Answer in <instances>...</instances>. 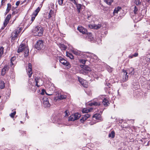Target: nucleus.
Here are the masks:
<instances>
[{"label": "nucleus", "mask_w": 150, "mask_h": 150, "mask_svg": "<svg viewBox=\"0 0 150 150\" xmlns=\"http://www.w3.org/2000/svg\"><path fill=\"white\" fill-rule=\"evenodd\" d=\"M80 67L82 68V69H83V67H84V65H81L80 66Z\"/></svg>", "instance_id": "603ef678"}, {"label": "nucleus", "mask_w": 150, "mask_h": 150, "mask_svg": "<svg viewBox=\"0 0 150 150\" xmlns=\"http://www.w3.org/2000/svg\"><path fill=\"white\" fill-rule=\"evenodd\" d=\"M78 79L80 83L84 87L87 88L88 87V83L86 81L79 77H78Z\"/></svg>", "instance_id": "6e6552de"}, {"label": "nucleus", "mask_w": 150, "mask_h": 150, "mask_svg": "<svg viewBox=\"0 0 150 150\" xmlns=\"http://www.w3.org/2000/svg\"><path fill=\"white\" fill-rule=\"evenodd\" d=\"M26 70L28 71V76L29 78H30L33 73L32 71V65L31 63H29L28 67V68L26 69Z\"/></svg>", "instance_id": "1a4fd4ad"}, {"label": "nucleus", "mask_w": 150, "mask_h": 150, "mask_svg": "<svg viewBox=\"0 0 150 150\" xmlns=\"http://www.w3.org/2000/svg\"><path fill=\"white\" fill-rule=\"evenodd\" d=\"M11 17V15L8 14L6 17L5 19L9 21Z\"/></svg>", "instance_id": "79ce46f5"}, {"label": "nucleus", "mask_w": 150, "mask_h": 150, "mask_svg": "<svg viewBox=\"0 0 150 150\" xmlns=\"http://www.w3.org/2000/svg\"><path fill=\"white\" fill-rule=\"evenodd\" d=\"M16 113V112L14 111L13 112L11 113L10 114V116L11 117L13 118L14 117Z\"/></svg>", "instance_id": "ea45409f"}, {"label": "nucleus", "mask_w": 150, "mask_h": 150, "mask_svg": "<svg viewBox=\"0 0 150 150\" xmlns=\"http://www.w3.org/2000/svg\"><path fill=\"white\" fill-rule=\"evenodd\" d=\"M72 3H74V4H76L78 0H69Z\"/></svg>", "instance_id": "37998d69"}, {"label": "nucleus", "mask_w": 150, "mask_h": 150, "mask_svg": "<svg viewBox=\"0 0 150 150\" xmlns=\"http://www.w3.org/2000/svg\"><path fill=\"white\" fill-rule=\"evenodd\" d=\"M138 9L137 8L136 6H135L134 9V14H136L137 13V12L138 11Z\"/></svg>", "instance_id": "4c0bfd02"}, {"label": "nucleus", "mask_w": 150, "mask_h": 150, "mask_svg": "<svg viewBox=\"0 0 150 150\" xmlns=\"http://www.w3.org/2000/svg\"><path fill=\"white\" fill-rule=\"evenodd\" d=\"M73 52L74 54L76 55H78L79 54V53L76 51H74Z\"/></svg>", "instance_id": "a18cd8bd"}, {"label": "nucleus", "mask_w": 150, "mask_h": 150, "mask_svg": "<svg viewBox=\"0 0 150 150\" xmlns=\"http://www.w3.org/2000/svg\"><path fill=\"white\" fill-rule=\"evenodd\" d=\"M86 62V60L85 59H80L79 60V62L83 64H85Z\"/></svg>", "instance_id": "58836bf2"}, {"label": "nucleus", "mask_w": 150, "mask_h": 150, "mask_svg": "<svg viewBox=\"0 0 150 150\" xmlns=\"http://www.w3.org/2000/svg\"><path fill=\"white\" fill-rule=\"evenodd\" d=\"M55 14L54 13V12L52 10H50V13L49 14V15L48 16V17L49 18H50L51 17H52L53 16H54Z\"/></svg>", "instance_id": "393cba45"}, {"label": "nucleus", "mask_w": 150, "mask_h": 150, "mask_svg": "<svg viewBox=\"0 0 150 150\" xmlns=\"http://www.w3.org/2000/svg\"><path fill=\"white\" fill-rule=\"evenodd\" d=\"M4 48L1 47H0V58L2 57L4 53Z\"/></svg>", "instance_id": "c756f323"}, {"label": "nucleus", "mask_w": 150, "mask_h": 150, "mask_svg": "<svg viewBox=\"0 0 150 150\" xmlns=\"http://www.w3.org/2000/svg\"><path fill=\"white\" fill-rule=\"evenodd\" d=\"M115 136V132L114 131H112L109 134L108 136L109 137H111L112 138L114 137Z\"/></svg>", "instance_id": "bb28decb"}, {"label": "nucleus", "mask_w": 150, "mask_h": 150, "mask_svg": "<svg viewBox=\"0 0 150 150\" xmlns=\"http://www.w3.org/2000/svg\"><path fill=\"white\" fill-rule=\"evenodd\" d=\"M121 9V8L120 7H117V8H116L114 11V12H113V13H118V11L120 10V9Z\"/></svg>", "instance_id": "72a5a7b5"}, {"label": "nucleus", "mask_w": 150, "mask_h": 150, "mask_svg": "<svg viewBox=\"0 0 150 150\" xmlns=\"http://www.w3.org/2000/svg\"><path fill=\"white\" fill-rule=\"evenodd\" d=\"M109 85H110V84L109 83H108V85L107 86H109Z\"/></svg>", "instance_id": "5fc2aeb1"}, {"label": "nucleus", "mask_w": 150, "mask_h": 150, "mask_svg": "<svg viewBox=\"0 0 150 150\" xmlns=\"http://www.w3.org/2000/svg\"><path fill=\"white\" fill-rule=\"evenodd\" d=\"M21 123H22V121H21Z\"/></svg>", "instance_id": "4d7b16f0"}, {"label": "nucleus", "mask_w": 150, "mask_h": 150, "mask_svg": "<svg viewBox=\"0 0 150 150\" xmlns=\"http://www.w3.org/2000/svg\"><path fill=\"white\" fill-rule=\"evenodd\" d=\"M59 62L64 65H65L68 68H70L71 67V65L70 63L68 62L66 60L62 57L59 58Z\"/></svg>", "instance_id": "423d86ee"}, {"label": "nucleus", "mask_w": 150, "mask_h": 150, "mask_svg": "<svg viewBox=\"0 0 150 150\" xmlns=\"http://www.w3.org/2000/svg\"><path fill=\"white\" fill-rule=\"evenodd\" d=\"M76 120L79 119L81 115L80 114L78 113H76L74 114Z\"/></svg>", "instance_id": "7c9ffc66"}, {"label": "nucleus", "mask_w": 150, "mask_h": 150, "mask_svg": "<svg viewBox=\"0 0 150 150\" xmlns=\"http://www.w3.org/2000/svg\"><path fill=\"white\" fill-rule=\"evenodd\" d=\"M100 105V103L99 102H94L93 103H92L91 105L92 106V105Z\"/></svg>", "instance_id": "c9c22d12"}, {"label": "nucleus", "mask_w": 150, "mask_h": 150, "mask_svg": "<svg viewBox=\"0 0 150 150\" xmlns=\"http://www.w3.org/2000/svg\"><path fill=\"white\" fill-rule=\"evenodd\" d=\"M104 1L107 4L110 5L113 2V0H104Z\"/></svg>", "instance_id": "473e14b6"}, {"label": "nucleus", "mask_w": 150, "mask_h": 150, "mask_svg": "<svg viewBox=\"0 0 150 150\" xmlns=\"http://www.w3.org/2000/svg\"><path fill=\"white\" fill-rule=\"evenodd\" d=\"M43 46V42L42 40H38L37 41L35 45L36 48L38 50H40L42 49Z\"/></svg>", "instance_id": "0eeeda50"}, {"label": "nucleus", "mask_w": 150, "mask_h": 150, "mask_svg": "<svg viewBox=\"0 0 150 150\" xmlns=\"http://www.w3.org/2000/svg\"><path fill=\"white\" fill-rule=\"evenodd\" d=\"M67 97V96L65 95L60 94L58 96L57 99L60 100H63L66 99Z\"/></svg>", "instance_id": "6ab92c4d"}, {"label": "nucleus", "mask_w": 150, "mask_h": 150, "mask_svg": "<svg viewBox=\"0 0 150 150\" xmlns=\"http://www.w3.org/2000/svg\"><path fill=\"white\" fill-rule=\"evenodd\" d=\"M91 71V68L87 65H84L83 69H81L80 71V73L84 75H87L89 72Z\"/></svg>", "instance_id": "20e7f679"}, {"label": "nucleus", "mask_w": 150, "mask_h": 150, "mask_svg": "<svg viewBox=\"0 0 150 150\" xmlns=\"http://www.w3.org/2000/svg\"><path fill=\"white\" fill-rule=\"evenodd\" d=\"M138 55V53H135L134 54H133V56L134 57H136Z\"/></svg>", "instance_id": "8fccbe9b"}, {"label": "nucleus", "mask_w": 150, "mask_h": 150, "mask_svg": "<svg viewBox=\"0 0 150 150\" xmlns=\"http://www.w3.org/2000/svg\"><path fill=\"white\" fill-rule=\"evenodd\" d=\"M23 51L24 52V55L25 57L28 56L29 50L28 46L23 44H22L19 46L17 52L20 53Z\"/></svg>", "instance_id": "f257e3e1"}, {"label": "nucleus", "mask_w": 150, "mask_h": 150, "mask_svg": "<svg viewBox=\"0 0 150 150\" xmlns=\"http://www.w3.org/2000/svg\"><path fill=\"white\" fill-rule=\"evenodd\" d=\"M66 56L67 57H69L71 59H74V57L71 54L69 53L68 52H66Z\"/></svg>", "instance_id": "cd10ccee"}, {"label": "nucleus", "mask_w": 150, "mask_h": 150, "mask_svg": "<svg viewBox=\"0 0 150 150\" xmlns=\"http://www.w3.org/2000/svg\"><path fill=\"white\" fill-rule=\"evenodd\" d=\"M13 22H12V24H13Z\"/></svg>", "instance_id": "bf43d9fd"}, {"label": "nucleus", "mask_w": 150, "mask_h": 150, "mask_svg": "<svg viewBox=\"0 0 150 150\" xmlns=\"http://www.w3.org/2000/svg\"><path fill=\"white\" fill-rule=\"evenodd\" d=\"M134 3L137 5H138L141 3V2L139 0H135Z\"/></svg>", "instance_id": "e433bc0d"}, {"label": "nucleus", "mask_w": 150, "mask_h": 150, "mask_svg": "<svg viewBox=\"0 0 150 150\" xmlns=\"http://www.w3.org/2000/svg\"><path fill=\"white\" fill-rule=\"evenodd\" d=\"M133 57H134V56H133V55H131V56H129V57H130V58H133Z\"/></svg>", "instance_id": "864d4df0"}, {"label": "nucleus", "mask_w": 150, "mask_h": 150, "mask_svg": "<svg viewBox=\"0 0 150 150\" xmlns=\"http://www.w3.org/2000/svg\"><path fill=\"white\" fill-rule=\"evenodd\" d=\"M149 41H150V40H149Z\"/></svg>", "instance_id": "052dcab7"}, {"label": "nucleus", "mask_w": 150, "mask_h": 150, "mask_svg": "<svg viewBox=\"0 0 150 150\" xmlns=\"http://www.w3.org/2000/svg\"><path fill=\"white\" fill-rule=\"evenodd\" d=\"M43 28L41 26H37L33 29L32 32L34 36H41L43 34Z\"/></svg>", "instance_id": "f03ea898"}, {"label": "nucleus", "mask_w": 150, "mask_h": 150, "mask_svg": "<svg viewBox=\"0 0 150 150\" xmlns=\"http://www.w3.org/2000/svg\"><path fill=\"white\" fill-rule=\"evenodd\" d=\"M11 5L9 3L7 4V8L6 12V14H7L8 13L11 8Z\"/></svg>", "instance_id": "4be33fe9"}, {"label": "nucleus", "mask_w": 150, "mask_h": 150, "mask_svg": "<svg viewBox=\"0 0 150 150\" xmlns=\"http://www.w3.org/2000/svg\"><path fill=\"white\" fill-rule=\"evenodd\" d=\"M43 104L45 107H49L50 106L48 99L46 98H43Z\"/></svg>", "instance_id": "ddd939ff"}, {"label": "nucleus", "mask_w": 150, "mask_h": 150, "mask_svg": "<svg viewBox=\"0 0 150 150\" xmlns=\"http://www.w3.org/2000/svg\"><path fill=\"white\" fill-rule=\"evenodd\" d=\"M147 58L149 60H150V54H148L147 55Z\"/></svg>", "instance_id": "09e8293b"}, {"label": "nucleus", "mask_w": 150, "mask_h": 150, "mask_svg": "<svg viewBox=\"0 0 150 150\" xmlns=\"http://www.w3.org/2000/svg\"><path fill=\"white\" fill-rule=\"evenodd\" d=\"M16 59V57H12L11 59V63L10 64V66L12 67L15 63V60Z\"/></svg>", "instance_id": "412c9836"}, {"label": "nucleus", "mask_w": 150, "mask_h": 150, "mask_svg": "<svg viewBox=\"0 0 150 150\" xmlns=\"http://www.w3.org/2000/svg\"><path fill=\"white\" fill-rule=\"evenodd\" d=\"M127 73H128L129 74L131 75H133L134 73V69L132 68H131L127 69Z\"/></svg>", "instance_id": "aec40b11"}, {"label": "nucleus", "mask_w": 150, "mask_h": 150, "mask_svg": "<svg viewBox=\"0 0 150 150\" xmlns=\"http://www.w3.org/2000/svg\"><path fill=\"white\" fill-rule=\"evenodd\" d=\"M60 47L62 50H66L67 49L66 46L63 44L60 45Z\"/></svg>", "instance_id": "f704fd0d"}, {"label": "nucleus", "mask_w": 150, "mask_h": 150, "mask_svg": "<svg viewBox=\"0 0 150 150\" xmlns=\"http://www.w3.org/2000/svg\"><path fill=\"white\" fill-rule=\"evenodd\" d=\"M91 57H92L93 56L94 57H95L94 58L95 59H96L97 58V56L96 55H94L93 54H91Z\"/></svg>", "instance_id": "49530a36"}, {"label": "nucleus", "mask_w": 150, "mask_h": 150, "mask_svg": "<svg viewBox=\"0 0 150 150\" xmlns=\"http://www.w3.org/2000/svg\"><path fill=\"white\" fill-rule=\"evenodd\" d=\"M75 5H76L77 8V11L79 13L81 7V5L79 4H78L77 3H76V4Z\"/></svg>", "instance_id": "c85d7f7f"}, {"label": "nucleus", "mask_w": 150, "mask_h": 150, "mask_svg": "<svg viewBox=\"0 0 150 150\" xmlns=\"http://www.w3.org/2000/svg\"><path fill=\"white\" fill-rule=\"evenodd\" d=\"M92 108H90V109H88L86 108H84L82 110V112L83 113H88L90 112H91L92 110Z\"/></svg>", "instance_id": "5701e85b"}, {"label": "nucleus", "mask_w": 150, "mask_h": 150, "mask_svg": "<svg viewBox=\"0 0 150 150\" xmlns=\"http://www.w3.org/2000/svg\"><path fill=\"white\" fill-rule=\"evenodd\" d=\"M90 115L88 114H86L83 115L80 119V121L81 122L83 123L89 117Z\"/></svg>", "instance_id": "2eb2a0df"}, {"label": "nucleus", "mask_w": 150, "mask_h": 150, "mask_svg": "<svg viewBox=\"0 0 150 150\" xmlns=\"http://www.w3.org/2000/svg\"><path fill=\"white\" fill-rule=\"evenodd\" d=\"M21 30L20 28H17L15 30L11 33V41H13L17 38L18 34L19 33Z\"/></svg>", "instance_id": "7ed1b4c3"}, {"label": "nucleus", "mask_w": 150, "mask_h": 150, "mask_svg": "<svg viewBox=\"0 0 150 150\" xmlns=\"http://www.w3.org/2000/svg\"><path fill=\"white\" fill-rule=\"evenodd\" d=\"M64 113L65 114V116H69V112L67 111V110H66V111H65Z\"/></svg>", "instance_id": "c03bdc74"}, {"label": "nucleus", "mask_w": 150, "mask_h": 150, "mask_svg": "<svg viewBox=\"0 0 150 150\" xmlns=\"http://www.w3.org/2000/svg\"><path fill=\"white\" fill-rule=\"evenodd\" d=\"M40 11V8L39 7L37 8L35 10V11L33 13L31 17V20L33 22L35 19V17L37 15L38 13Z\"/></svg>", "instance_id": "9b49d317"}, {"label": "nucleus", "mask_w": 150, "mask_h": 150, "mask_svg": "<svg viewBox=\"0 0 150 150\" xmlns=\"http://www.w3.org/2000/svg\"><path fill=\"white\" fill-rule=\"evenodd\" d=\"M75 120H76L74 114L71 115L69 117V121H74Z\"/></svg>", "instance_id": "b1692460"}, {"label": "nucleus", "mask_w": 150, "mask_h": 150, "mask_svg": "<svg viewBox=\"0 0 150 150\" xmlns=\"http://www.w3.org/2000/svg\"><path fill=\"white\" fill-rule=\"evenodd\" d=\"M77 29L81 33L83 34H86L88 35L90 37V38H91L92 37V34L89 33H87V30L83 28L82 26H79Z\"/></svg>", "instance_id": "39448f33"}, {"label": "nucleus", "mask_w": 150, "mask_h": 150, "mask_svg": "<svg viewBox=\"0 0 150 150\" xmlns=\"http://www.w3.org/2000/svg\"><path fill=\"white\" fill-rule=\"evenodd\" d=\"M35 85L38 87H40L42 85L43 82L40 79H35Z\"/></svg>", "instance_id": "f8f14e48"}, {"label": "nucleus", "mask_w": 150, "mask_h": 150, "mask_svg": "<svg viewBox=\"0 0 150 150\" xmlns=\"http://www.w3.org/2000/svg\"><path fill=\"white\" fill-rule=\"evenodd\" d=\"M101 26V25L98 24V25L93 24L89 25H88L89 27L90 28H92L95 29H98L100 28Z\"/></svg>", "instance_id": "4468645a"}, {"label": "nucleus", "mask_w": 150, "mask_h": 150, "mask_svg": "<svg viewBox=\"0 0 150 150\" xmlns=\"http://www.w3.org/2000/svg\"><path fill=\"white\" fill-rule=\"evenodd\" d=\"M64 0H58L57 1L60 5H62L63 3Z\"/></svg>", "instance_id": "a19ab883"}, {"label": "nucleus", "mask_w": 150, "mask_h": 150, "mask_svg": "<svg viewBox=\"0 0 150 150\" xmlns=\"http://www.w3.org/2000/svg\"><path fill=\"white\" fill-rule=\"evenodd\" d=\"M9 21L5 19V21L4 23V27L2 28L1 29H3L5 27L9 22Z\"/></svg>", "instance_id": "2f4dec72"}, {"label": "nucleus", "mask_w": 150, "mask_h": 150, "mask_svg": "<svg viewBox=\"0 0 150 150\" xmlns=\"http://www.w3.org/2000/svg\"><path fill=\"white\" fill-rule=\"evenodd\" d=\"M103 105L105 106H108L110 104L109 102L108 99L106 98H105L103 100Z\"/></svg>", "instance_id": "dca6fc26"}, {"label": "nucleus", "mask_w": 150, "mask_h": 150, "mask_svg": "<svg viewBox=\"0 0 150 150\" xmlns=\"http://www.w3.org/2000/svg\"><path fill=\"white\" fill-rule=\"evenodd\" d=\"M29 0H25L23 1V3H25V2H27V3L28 2Z\"/></svg>", "instance_id": "3c124183"}, {"label": "nucleus", "mask_w": 150, "mask_h": 150, "mask_svg": "<svg viewBox=\"0 0 150 150\" xmlns=\"http://www.w3.org/2000/svg\"><path fill=\"white\" fill-rule=\"evenodd\" d=\"M20 2L19 1H17L16 2V5L17 6H18L20 3Z\"/></svg>", "instance_id": "de8ad7c7"}, {"label": "nucleus", "mask_w": 150, "mask_h": 150, "mask_svg": "<svg viewBox=\"0 0 150 150\" xmlns=\"http://www.w3.org/2000/svg\"><path fill=\"white\" fill-rule=\"evenodd\" d=\"M93 118H95V119L99 120L100 121L102 120V119L101 118V115L99 114H95L93 116Z\"/></svg>", "instance_id": "a211bd4d"}, {"label": "nucleus", "mask_w": 150, "mask_h": 150, "mask_svg": "<svg viewBox=\"0 0 150 150\" xmlns=\"http://www.w3.org/2000/svg\"><path fill=\"white\" fill-rule=\"evenodd\" d=\"M9 69V67L8 66H5L2 69L1 71V75L4 76L5 75L6 71H7Z\"/></svg>", "instance_id": "f3484780"}, {"label": "nucleus", "mask_w": 150, "mask_h": 150, "mask_svg": "<svg viewBox=\"0 0 150 150\" xmlns=\"http://www.w3.org/2000/svg\"><path fill=\"white\" fill-rule=\"evenodd\" d=\"M41 94H42V95L43 94H42V93H41Z\"/></svg>", "instance_id": "13d9d810"}, {"label": "nucleus", "mask_w": 150, "mask_h": 150, "mask_svg": "<svg viewBox=\"0 0 150 150\" xmlns=\"http://www.w3.org/2000/svg\"><path fill=\"white\" fill-rule=\"evenodd\" d=\"M5 87V83L4 82L1 80L0 81V88L1 89L4 88Z\"/></svg>", "instance_id": "a878e982"}, {"label": "nucleus", "mask_w": 150, "mask_h": 150, "mask_svg": "<svg viewBox=\"0 0 150 150\" xmlns=\"http://www.w3.org/2000/svg\"><path fill=\"white\" fill-rule=\"evenodd\" d=\"M122 73H123V81H126L127 80L128 77V75H127V72L126 70L123 69L122 71Z\"/></svg>", "instance_id": "9d476101"}, {"label": "nucleus", "mask_w": 150, "mask_h": 150, "mask_svg": "<svg viewBox=\"0 0 150 150\" xmlns=\"http://www.w3.org/2000/svg\"><path fill=\"white\" fill-rule=\"evenodd\" d=\"M46 93V94L48 95H51V94H48Z\"/></svg>", "instance_id": "6e6d98bb"}]
</instances>
